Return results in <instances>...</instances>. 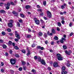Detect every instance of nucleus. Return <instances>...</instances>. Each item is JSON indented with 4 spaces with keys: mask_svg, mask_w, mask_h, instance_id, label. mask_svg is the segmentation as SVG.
I'll return each instance as SVG.
<instances>
[{
    "mask_svg": "<svg viewBox=\"0 0 74 74\" xmlns=\"http://www.w3.org/2000/svg\"><path fill=\"white\" fill-rule=\"evenodd\" d=\"M54 39L55 40H59V38L57 36H55L54 38Z\"/></svg>",
    "mask_w": 74,
    "mask_h": 74,
    "instance_id": "f3484780",
    "label": "nucleus"
},
{
    "mask_svg": "<svg viewBox=\"0 0 74 74\" xmlns=\"http://www.w3.org/2000/svg\"><path fill=\"white\" fill-rule=\"evenodd\" d=\"M14 34L12 33H9V35L10 36H13Z\"/></svg>",
    "mask_w": 74,
    "mask_h": 74,
    "instance_id": "49530a36",
    "label": "nucleus"
},
{
    "mask_svg": "<svg viewBox=\"0 0 74 74\" xmlns=\"http://www.w3.org/2000/svg\"><path fill=\"white\" fill-rule=\"evenodd\" d=\"M14 32L15 33H16L15 34L16 37L17 39H18V40H20V36L19 35V34L18 33V32H17L16 31Z\"/></svg>",
    "mask_w": 74,
    "mask_h": 74,
    "instance_id": "423d86ee",
    "label": "nucleus"
},
{
    "mask_svg": "<svg viewBox=\"0 0 74 74\" xmlns=\"http://www.w3.org/2000/svg\"><path fill=\"white\" fill-rule=\"evenodd\" d=\"M34 21L36 25H38L40 24V21H39V20L37 19V18H34Z\"/></svg>",
    "mask_w": 74,
    "mask_h": 74,
    "instance_id": "39448f33",
    "label": "nucleus"
},
{
    "mask_svg": "<svg viewBox=\"0 0 74 74\" xmlns=\"http://www.w3.org/2000/svg\"><path fill=\"white\" fill-rule=\"evenodd\" d=\"M49 63L51 66H52V64H53V62L52 61H50Z\"/></svg>",
    "mask_w": 74,
    "mask_h": 74,
    "instance_id": "a18cd8bd",
    "label": "nucleus"
},
{
    "mask_svg": "<svg viewBox=\"0 0 74 74\" xmlns=\"http://www.w3.org/2000/svg\"><path fill=\"white\" fill-rule=\"evenodd\" d=\"M40 62L42 64H44V65H45L46 64L45 63V62L43 59L42 60V61Z\"/></svg>",
    "mask_w": 74,
    "mask_h": 74,
    "instance_id": "9b49d317",
    "label": "nucleus"
},
{
    "mask_svg": "<svg viewBox=\"0 0 74 74\" xmlns=\"http://www.w3.org/2000/svg\"><path fill=\"white\" fill-rule=\"evenodd\" d=\"M39 36H42V33L40 32L39 33Z\"/></svg>",
    "mask_w": 74,
    "mask_h": 74,
    "instance_id": "f704fd0d",
    "label": "nucleus"
},
{
    "mask_svg": "<svg viewBox=\"0 0 74 74\" xmlns=\"http://www.w3.org/2000/svg\"><path fill=\"white\" fill-rule=\"evenodd\" d=\"M12 44V42L11 41H9V42L7 43V44H8L9 45H11Z\"/></svg>",
    "mask_w": 74,
    "mask_h": 74,
    "instance_id": "4468645a",
    "label": "nucleus"
},
{
    "mask_svg": "<svg viewBox=\"0 0 74 74\" xmlns=\"http://www.w3.org/2000/svg\"><path fill=\"white\" fill-rule=\"evenodd\" d=\"M44 35L45 38H47V34L46 33H45Z\"/></svg>",
    "mask_w": 74,
    "mask_h": 74,
    "instance_id": "ea45409f",
    "label": "nucleus"
},
{
    "mask_svg": "<svg viewBox=\"0 0 74 74\" xmlns=\"http://www.w3.org/2000/svg\"><path fill=\"white\" fill-rule=\"evenodd\" d=\"M1 71L2 73H4V70L3 69H1Z\"/></svg>",
    "mask_w": 74,
    "mask_h": 74,
    "instance_id": "3c124183",
    "label": "nucleus"
},
{
    "mask_svg": "<svg viewBox=\"0 0 74 74\" xmlns=\"http://www.w3.org/2000/svg\"><path fill=\"white\" fill-rule=\"evenodd\" d=\"M37 49H40L41 48V46H38L37 47Z\"/></svg>",
    "mask_w": 74,
    "mask_h": 74,
    "instance_id": "e433bc0d",
    "label": "nucleus"
},
{
    "mask_svg": "<svg viewBox=\"0 0 74 74\" xmlns=\"http://www.w3.org/2000/svg\"><path fill=\"white\" fill-rule=\"evenodd\" d=\"M21 52L23 53H26V51H25V50L24 49L22 50H21Z\"/></svg>",
    "mask_w": 74,
    "mask_h": 74,
    "instance_id": "72a5a7b5",
    "label": "nucleus"
},
{
    "mask_svg": "<svg viewBox=\"0 0 74 74\" xmlns=\"http://www.w3.org/2000/svg\"><path fill=\"white\" fill-rule=\"evenodd\" d=\"M6 10H9L10 9V7L8 6L6 7Z\"/></svg>",
    "mask_w": 74,
    "mask_h": 74,
    "instance_id": "603ef678",
    "label": "nucleus"
},
{
    "mask_svg": "<svg viewBox=\"0 0 74 74\" xmlns=\"http://www.w3.org/2000/svg\"><path fill=\"white\" fill-rule=\"evenodd\" d=\"M44 12H41L40 13V16H44Z\"/></svg>",
    "mask_w": 74,
    "mask_h": 74,
    "instance_id": "473e14b6",
    "label": "nucleus"
},
{
    "mask_svg": "<svg viewBox=\"0 0 74 74\" xmlns=\"http://www.w3.org/2000/svg\"><path fill=\"white\" fill-rule=\"evenodd\" d=\"M38 62H40L42 61V60H41V58L40 57H39L38 58Z\"/></svg>",
    "mask_w": 74,
    "mask_h": 74,
    "instance_id": "2eb2a0df",
    "label": "nucleus"
},
{
    "mask_svg": "<svg viewBox=\"0 0 74 74\" xmlns=\"http://www.w3.org/2000/svg\"><path fill=\"white\" fill-rule=\"evenodd\" d=\"M5 5H6V6H8L9 7H10V5H11V3L9 2H8L7 4H5Z\"/></svg>",
    "mask_w": 74,
    "mask_h": 74,
    "instance_id": "ddd939ff",
    "label": "nucleus"
},
{
    "mask_svg": "<svg viewBox=\"0 0 74 74\" xmlns=\"http://www.w3.org/2000/svg\"><path fill=\"white\" fill-rule=\"evenodd\" d=\"M53 67H59V66L58 62H54L53 63Z\"/></svg>",
    "mask_w": 74,
    "mask_h": 74,
    "instance_id": "6e6552de",
    "label": "nucleus"
},
{
    "mask_svg": "<svg viewBox=\"0 0 74 74\" xmlns=\"http://www.w3.org/2000/svg\"><path fill=\"white\" fill-rule=\"evenodd\" d=\"M60 43H61L62 44H63V43H64V41L62 39H60Z\"/></svg>",
    "mask_w": 74,
    "mask_h": 74,
    "instance_id": "b1692460",
    "label": "nucleus"
},
{
    "mask_svg": "<svg viewBox=\"0 0 74 74\" xmlns=\"http://www.w3.org/2000/svg\"><path fill=\"white\" fill-rule=\"evenodd\" d=\"M40 49L42 50H44V47H40Z\"/></svg>",
    "mask_w": 74,
    "mask_h": 74,
    "instance_id": "774afa93",
    "label": "nucleus"
},
{
    "mask_svg": "<svg viewBox=\"0 0 74 74\" xmlns=\"http://www.w3.org/2000/svg\"><path fill=\"white\" fill-rule=\"evenodd\" d=\"M10 23H9L8 24V26L9 27L11 28L13 27V23H14V21L12 19L10 20L9 21Z\"/></svg>",
    "mask_w": 74,
    "mask_h": 74,
    "instance_id": "f257e3e1",
    "label": "nucleus"
},
{
    "mask_svg": "<svg viewBox=\"0 0 74 74\" xmlns=\"http://www.w3.org/2000/svg\"><path fill=\"white\" fill-rule=\"evenodd\" d=\"M2 47L3 48H4V49H6L7 47V45L4 44L2 45Z\"/></svg>",
    "mask_w": 74,
    "mask_h": 74,
    "instance_id": "6ab92c4d",
    "label": "nucleus"
},
{
    "mask_svg": "<svg viewBox=\"0 0 74 74\" xmlns=\"http://www.w3.org/2000/svg\"><path fill=\"white\" fill-rule=\"evenodd\" d=\"M54 42L52 41L51 43V45H53V44H54Z\"/></svg>",
    "mask_w": 74,
    "mask_h": 74,
    "instance_id": "680f3d73",
    "label": "nucleus"
},
{
    "mask_svg": "<svg viewBox=\"0 0 74 74\" xmlns=\"http://www.w3.org/2000/svg\"><path fill=\"white\" fill-rule=\"evenodd\" d=\"M58 25L59 27H61V26H62V24H61V23H60L58 22Z\"/></svg>",
    "mask_w": 74,
    "mask_h": 74,
    "instance_id": "c9c22d12",
    "label": "nucleus"
},
{
    "mask_svg": "<svg viewBox=\"0 0 74 74\" xmlns=\"http://www.w3.org/2000/svg\"><path fill=\"white\" fill-rule=\"evenodd\" d=\"M27 38H31L32 37V36L31 35H28L27 36Z\"/></svg>",
    "mask_w": 74,
    "mask_h": 74,
    "instance_id": "c756f323",
    "label": "nucleus"
},
{
    "mask_svg": "<svg viewBox=\"0 0 74 74\" xmlns=\"http://www.w3.org/2000/svg\"><path fill=\"white\" fill-rule=\"evenodd\" d=\"M7 31L8 32H11V29L10 28H8L7 29Z\"/></svg>",
    "mask_w": 74,
    "mask_h": 74,
    "instance_id": "c85d7f7f",
    "label": "nucleus"
},
{
    "mask_svg": "<svg viewBox=\"0 0 74 74\" xmlns=\"http://www.w3.org/2000/svg\"><path fill=\"white\" fill-rule=\"evenodd\" d=\"M10 71H11L12 74H13L14 73V71L13 70H10Z\"/></svg>",
    "mask_w": 74,
    "mask_h": 74,
    "instance_id": "052dcab7",
    "label": "nucleus"
},
{
    "mask_svg": "<svg viewBox=\"0 0 74 74\" xmlns=\"http://www.w3.org/2000/svg\"><path fill=\"white\" fill-rule=\"evenodd\" d=\"M0 12L1 14H5V13H6V12H5L4 10H0Z\"/></svg>",
    "mask_w": 74,
    "mask_h": 74,
    "instance_id": "f8f14e48",
    "label": "nucleus"
},
{
    "mask_svg": "<svg viewBox=\"0 0 74 74\" xmlns=\"http://www.w3.org/2000/svg\"><path fill=\"white\" fill-rule=\"evenodd\" d=\"M10 4H11V5H15V4L14 3V2H10Z\"/></svg>",
    "mask_w": 74,
    "mask_h": 74,
    "instance_id": "5fc2aeb1",
    "label": "nucleus"
},
{
    "mask_svg": "<svg viewBox=\"0 0 74 74\" xmlns=\"http://www.w3.org/2000/svg\"><path fill=\"white\" fill-rule=\"evenodd\" d=\"M4 4V3L1 2L0 3V7H2L3 5Z\"/></svg>",
    "mask_w": 74,
    "mask_h": 74,
    "instance_id": "c03bdc74",
    "label": "nucleus"
},
{
    "mask_svg": "<svg viewBox=\"0 0 74 74\" xmlns=\"http://www.w3.org/2000/svg\"><path fill=\"white\" fill-rule=\"evenodd\" d=\"M15 57H16V58H18L20 56L18 54H16L15 55Z\"/></svg>",
    "mask_w": 74,
    "mask_h": 74,
    "instance_id": "5701e85b",
    "label": "nucleus"
},
{
    "mask_svg": "<svg viewBox=\"0 0 74 74\" xmlns=\"http://www.w3.org/2000/svg\"><path fill=\"white\" fill-rule=\"evenodd\" d=\"M62 40H64V41H66V39H65L63 37L62 38Z\"/></svg>",
    "mask_w": 74,
    "mask_h": 74,
    "instance_id": "37998d69",
    "label": "nucleus"
},
{
    "mask_svg": "<svg viewBox=\"0 0 74 74\" xmlns=\"http://www.w3.org/2000/svg\"><path fill=\"white\" fill-rule=\"evenodd\" d=\"M36 46V44L34 43H33L32 44V48H33L34 47H35Z\"/></svg>",
    "mask_w": 74,
    "mask_h": 74,
    "instance_id": "a19ab883",
    "label": "nucleus"
},
{
    "mask_svg": "<svg viewBox=\"0 0 74 74\" xmlns=\"http://www.w3.org/2000/svg\"><path fill=\"white\" fill-rule=\"evenodd\" d=\"M20 15L21 16L22 18H25V16L24 15V14H20Z\"/></svg>",
    "mask_w": 74,
    "mask_h": 74,
    "instance_id": "2f4dec72",
    "label": "nucleus"
},
{
    "mask_svg": "<svg viewBox=\"0 0 74 74\" xmlns=\"http://www.w3.org/2000/svg\"><path fill=\"white\" fill-rule=\"evenodd\" d=\"M56 56L57 57L58 60L61 61L63 60V57L61 56L60 54L59 53L57 54Z\"/></svg>",
    "mask_w": 74,
    "mask_h": 74,
    "instance_id": "f03ea898",
    "label": "nucleus"
},
{
    "mask_svg": "<svg viewBox=\"0 0 74 74\" xmlns=\"http://www.w3.org/2000/svg\"><path fill=\"white\" fill-rule=\"evenodd\" d=\"M47 17L49 18H51L52 17V14H51V12L49 11H47Z\"/></svg>",
    "mask_w": 74,
    "mask_h": 74,
    "instance_id": "0eeeda50",
    "label": "nucleus"
},
{
    "mask_svg": "<svg viewBox=\"0 0 74 74\" xmlns=\"http://www.w3.org/2000/svg\"><path fill=\"white\" fill-rule=\"evenodd\" d=\"M10 62L12 65H14L16 63V60L14 59H11L10 60Z\"/></svg>",
    "mask_w": 74,
    "mask_h": 74,
    "instance_id": "20e7f679",
    "label": "nucleus"
},
{
    "mask_svg": "<svg viewBox=\"0 0 74 74\" xmlns=\"http://www.w3.org/2000/svg\"><path fill=\"white\" fill-rule=\"evenodd\" d=\"M34 59L35 60H37V59H38V58H37V56H36L34 57Z\"/></svg>",
    "mask_w": 74,
    "mask_h": 74,
    "instance_id": "09e8293b",
    "label": "nucleus"
},
{
    "mask_svg": "<svg viewBox=\"0 0 74 74\" xmlns=\"http://www.w3.org/2000/svg\"><path fill=\"white\" fill-rule=\"evenodd\" d=\"M73 33L72 32H71L69 35V36L71 37V36H73Z\"/></svg>",
    "mask_w": 74,
    "mask_h": 74,
    "instance_id": "13d9d810",
    "label": "nucleus"
},
{
    "mask_svg": "<svg viewBox=\"0 0 74 74\" xmlns=\"http://www.w3.org/2000/svg\"><path fill=\"white\" fill-rule=\"evenodd\" d=\"M61 23L62 24H64V21L62 20L61 21Z\"/></svg>",
    "mask_w": 74,
    "mask_h": 74,
    "instance_id": "69168bd1",
    "label": "nucleus"
},
{
    "mask_svg": "<svg viewBox=\"0 0 74 74\" xmlns=\"http://www.w3.org/2000/svg\"><path fill=\"white\" fill-rule=\"evenodd\" d=\"M37 7L38 8H41L40 6L39 5H37Z\"/></svg>",
    "mask_w": 74,
    "mask_h": 74,
    "instance_id": "6e6d98bb",
    "label": "nucleus"
},
{
    "mask_svg": "<svg viewBox=\"0 0 74 74\" xmlns=\"http://www.w3.org/2000/svg\"><path fill=\"white\" fill-rule=\"evenodd\" d=\"M18 70L20 71H22V67H20L18 68Z\"/></svg>",
    "mask_w": 74,
    "mask_h": 74,
    "instance_id": "4c0bfd02",
    "label": "nucleus"
},
{
    "mask_svg": "<svg viewBox=\"0 0 74 74\" xmlns=\"http://www.w3.org/2000/svg\"><path fill=\"white\" fill-rule=\"evenodd\" d=\"M17 25L18 26V27H20V26H21V24H20L19 23V22H17Z\"/></svg>",
    "mask_w": 74,
    "mask_h": 74,
    "instance_id": "7c9ffc66",
    "label": "nucleus"
},
{
    "mask_svg": "<svg viewBox=\"0 0 74 74\" xmlns=\"http://www.w3.org/2000/svg\"><path fill=\"white\" fill-rule=\"evenodd\" d=\"M67 67H70L71 66V64H70L69 62H67Z\"/></svg>",
    "mask_w": 74,
    "mask_h": 74,
    "instance_id": "412c9836",
    "label": "nucleus"
},
{
    "mask_svg": "<svg viewBox=\"0 0 74 74\" xmlns=\"http://www.w3.org/2000/svg\"><path fill=\"white\" fill-rule=\"evenodd\" d=\"M1 34H2L3 36H5V32L3 31L1 32Z\"/></svg>",
    "mask_w": 74,
    "mask_h": 74,
    "instance_id": "cd10ccee",
    "label": "nucleus"
},
{
    "mask_svg": "<svg viewBox=\"0 0 74 74\" xmlns=\"http://www.w3.org/2000/svg\"><path fill=\"white\" fill-rule=\"evenodd\" d=\"M18 22L20 23H22L23 22V20H22V19H20L18 20Z\"/></svg>",
    "mask_w": 74,
    "mask_h": 74,
    "instance_id": "58836bf2",
    "label": "nucleus"
},
{
    "mask_svg": "<svg viewBox=\"0 0 74 74\" xmlns=\"http://www.w3.org/2000/svg\"><path fill=\"white\" fill-rule=\"evenodd\" d=\"M72 52V51L71 50H69V51H67V50L65 51V53L67 55H70V53H71Z\"/></svg>",
    "mask_w": 74,
    "mask_h": 74,
    "instance_id": "9d476101",
    "label": "nucleus"
},
{
    "mask_svg": "<svg viewBox=\"0 0 74 74\" xmlns=\"http://www.w3.org/2000/svg\"><path fill=\"white\" fill-rule=\"evenodd\" d=\"M10 54H12V51L11 50H10L9 51Z\"/></svg>",
    "mask_w": 74,
    "mask_h": 74,
    "instance_id": "bf43d9fd",
    "label": "nucleus"
},
{
    "mask_svg": "<svg viewBox=\"0 0 74 74\" xmlns=\"http://www.w3.org/2000/svg\"><path fill=\"white\" fill-rule=\"evenodd\" d=\"M22 64L23 65H25V64H26V62H24V61H23L22 62Z\"/></svg>",
    "mask_w": 74,
    "mask_h": 74,
    "instance_id": "864d4df0",
    "label": "nucleus"
},
{
    "mask_svg": "<svg viewBox=\"0 0 74 74\" xmlns=\"http://www.w3.org/2000/svg\"><path fill=\"white\" fill-rule=\"evenodd\" d=\"M14 48L15 49L18 50L19 49V47L16 46H14Z\"/></svg>",
    "mask_w": 74,
    "mask_h": 74,
    "instance_id": "393cba45",
    "label": "nucleus"
},
{
    "mask_svg": "<svg viewBox=\"0 0 74 74\" xmlns=\"http://www.w3.org/2000/svg\"><path fill=\"white\" fill-rule=\"evenodd\" d=\"M18 40V39L15 38L14 39V41H15L16 42H18L19 41Z\"/></svg>",
    "mask_w": 74,
    "mask_h": 74,
    "instance_id": "8fccbe9b",
    "label": "nucleus"
},
{
    "mask_svg": "<svg viewBox=\"0 0 74 74\" xmlns=\"http://www.w3.org/2000/svg\"><path fill=\"white\" fill-rule=\"evenodd\" d=\"M1 66H4V63L2 62L1 63Z\"/></svg>",
    "mask_w": 74,
    "mask_h": 74,
    "instance_id": "0e129e2a",
    "label": "nucleus"
},
{
    "mask_svg": "<svg viewBox=\"0 0 74 74\" xmlns=\"http://www.w3.org/2000/svg\"><path fill=\"white\" fill-rule=\"evenodd\" d=\"M32 73H36V71L34 69H32Z\"/></svg>",
    "mask_w": 74,
    "mask_h": 74,
    "instance_id": "bb28decb",
    "label": "nucleus"
},
{
    "mask_svg": "<svg viewBox=\"0 0 74 74\" xmlns=\"http://www.w3.org/2000/svg\"><path fill=\"white\" fill-rule=\"evenodd\" d=\"M49 51L50 52H53V50H52V49H50L49 50Z\"/></svg>",
    "mask_w": 74,
    "mask_h": 74,
    "instance_id": "e2e57ef3",
    "label": "nucleus"
},
{
    "mask_svg": "<svg viewBox=\"0 0 74 74\" xmlns=\"http://www.w3.org/2000/svg\"><path fill=\"white\" fill-rule=\"evenodd\" d=\"M65 69H66L65 67L64 66H62V71L61 72L62 74H66L67 73V72L65 71Z\"/></svg>",
    "mask_w": 74,
    "mask_h": 74,
    "instance_id": "7ed1b4c3",
    "label": "nucleus"
},
{
    "mask_svg": "<svg viewBox=\"0 0 74 74\" xmlns=\"http://www.w3.org/2000/svg\"><path fill=\"white\" fill-rule=\"evenodd\" d=\"M27 56H29L30 55V51H27Z\"/></svg>",
    "mask_w": 74,
    "mask_h": 74,
    "instance_id": "aec40b11",
    "label": "nucleus"
},
{
    "mask_svg": "<svg viewBox=\"0 0 74 74\" xmlns=\"http://www.w3.org/2000/svg\"><path fill=\"white\" fill-rule=\"evenodd\" d=\"M12 13L14 15V16H18V13L15 11H13Z\"/></svg>",
    "mask_w": 74,
    "mask_h": 74,
    "instance_id": "1a4fd4ad",
    "label": "nucleus"
},
{
    "mask_svg": "<svg viewBox=\"0 0 74 74\" xmlns=\"http://www.w3.org/2000/svg\"><path fill=\"white\" fill-rule=\"evenodd\" d=\"M5 55L8 56V54L7 52H6L5 53Z\"/></svg>",
    "mask_w": 74,
    "mask_h": 74,
    "instance_id": "338daca9",
    "label": "nucleus"
},
{
    "mask_svg": "<svg viewBox=\"0 0 74 74\" xmlns=\"http://www.w3.org/2000/svg\"><path fill=\"white\" fill-rule=\"evenodd\" d=\"M40 22L41 23H44V21L42 19H41L40 20Z\"/></svg>",
    "mask_w": 74,
    "mask_h": 74,
    "instance_id": "79ce46f5",
    "label": "nucleus"
},
{
    "mask_svg": "<svg viewBox=\"0 0 74 74\" xmlns=\"http://www.w3.org/2000/svg\"><path fill=\"white\" fill-rule=\"evenodd\" d=\"M47 69H48V70H49V71H51V67H48L47 68Z\"/></svg>",
    "mask_w": 74,
    "mask_h": 74,
    "instance_id": "4d7b16f0",
    "label": "nucleus"
},
{
    "mask_svg": "<svg viewBox=\"0 0 74 74\" xmlns=\"http://www.w3.org/2000/svg\"><path fill=\"white\" fill-rule=\"evenodd\" d=\"M30 8V6H29V5H27L25 6V8L26 9H28V8Z\"/></svg>",
    "mask_w": 74,
    "mask_h": 74,
    "instance_id": "a211bd4d",
    "label": "nucleus"
},
{
    "mask_svg": "<svg viewBox=\"0 0 74 74\" xmlns=\"http://www.w3.org/2000/svg\"><path fill=\"white\" fill-rule=\"evenodd\" d=\"M43 4L45 6V5H46L47 4V2H46V1H44L43 2Z\"/></svg>",
    "mask_w": 74,
    "mask_h": 74,
    "instance_id": "a878e982",
    "label": "nucleus"
},
{
    "mask_svg": "<svg viewBox=\"0 0 74 74\" xmlns=\"http://www.w3.org/2000/svg\"><path fill=\"white\" fill-rule=\"evenodd\" d=\"M37 11H40V12H42V9H38L37 10Z\"/></svg>",
    "mask_w": 74,
    "mask_h": 74,
    "instance_id": "de8ad7c7",
    "label": "nucleus"
},
{
    "mask_svg": "<svg viewBox=\"0 0 74 74\" xmlns=\"http://www.w3.org/2000/svg\"><path fill=\"white\" fill-rule=\"evenodd\" d=\"M63 48L64 49H66L67 48V46L66 45H63Z\"/></svg>",
    "mask_w": 74,
    "mask_h": 74,
    "instance_id": "4be33fe9",
    "label": "nucleus"
},
{
    "mask_svg": "<svg viewBox=\"0 0 74 74\" xmlns=\"http://www.w3.org/2000/svg\"><path fill=\"white\" fill-rule=\"evenodd\" d=\"M51 32L53 34H55L56 32H55V30L54 29H52L51 30Z\"/></svg>",
    "mask_w": 74,
    "mask_h": 74,
    "instance_id": "dca6fc26",
    "label": "nucleus"
}]
</instances>
